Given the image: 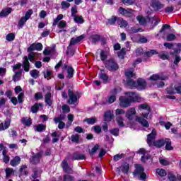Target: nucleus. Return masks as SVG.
Here are the masks:
<instances>
[{
  "label": "nucleus",
  "instance_id": "20",
  "mask_svg": "<svg viewBox=\"0 0 181 181\" xmlns=\"http://www.w3.org/2000/svg\"><path fill=\"white\" fill-rule=\"evenodd\" d=\"M40 158H42V152H39L36 155L33 156L32 158L30 159V162L33 165H36V163H39V162H40Z\"/></svg>",
  "mask_w": 181,
  "mask_h": 181
},
{
  "label": "nucleus",
  "instance_id": "25",
  "mask_svg": "<svg viewBox=\"0 0 181 181\" xmlns=\"http://www.w3.org/2000/svg\"><path fill=\"white\" fill-rule=\"evenodd\" d=\"M23 59H24V61L23 62V64L24 71L28 73L30 69V63L29 62L28 56H24Z\"/></svg>",
  "mask_w": 181,
  "mask_h": 181
},
{
  "label": "nucleus",
  "instance_id": "9",
  "mask_svg": "<svg viewBox=\"0 0 181 181\" xmlns=\"http://www.w3.org/2000/svg\"><path fill=\"white\" fill-rule=\"evenodd\" d=\"M136 89L142 91L146 89V81L142 78H139L136 82Z\"/></svg>",
  "mask_w": 181,
  "mask_h": 181
},
{
  "label": "nucleus",
  "instance_id": "34",
  "mask_svg": "<svg viewBox=\"0 0 181 181\" xmlns=\"http://www.w3.org/2000/svg\"><path fill=\"white\" fill-rule=\"evenodd\" d=\"M21 122L22 124L25 125V127H30V125H32V119L31 118L28 119V117H23L21 119Z\"/></svg>",
  "mask_w": 181,
  "mask_h": 181
},
{
  "label": "nucleus",
  "instance_id": "52",
  "mask_svg": "<svg viewBox=\"0 0 181 181\" xmlns=\"http://www.w3.org/2000/svg\"><path fill=\"white\" fill-rule=\"evenodd\" d=\"M125 54H127V51L125 50V48H122L120 52L117 53V56L120 59H124L125 57Z\"/></svg>",
  "mask_w": 181,
  "mask_h": 181
},
{
  "label": "nucleus",
  "instance_id": "24",
  "mask_svg": "<svg viewBox=\"0 0 181 181\" xmlns=\"http://www.w3.org/2000/svg\"><path fill=\"white\" fill-rule=\"evenodd\" d=\"M119 23V17H117L116 16H112L110 18L107 19L106 22V25H114L115 23Z\"/></svg>",
  "mask_w": 181,
  "mask_h": 181
},
{
  "label": "nucleus",
  "instance_id": "31",
  "mask_svg": "<svg viewBox=\"0 0 181 181\" xmlns=\"http://www.w3.org/2000/svg\"><path fill=\"white\" fill-rule=\"evenodd\" d=\"M66 78H73V76H74V69L73 68V66H69L66 70Z\"/></svg>",
  "mask_w": 181,
  "mask_h": 181
},
{
  "label": "nucleus",
  "instance_id": "23",
  "mask_svg": "<svg viewBox=\"0 0 181 181\" xmlns=\"http://www.w3.org/2000/svg\"><path fill=\"white\" fill-rule=\"evenodd\" d=\"M11 127V118L7 117L4 123L0 124V131H5V129H8Z\"/></svg>",
  "mask_w": 181,
  "mask_h": 181
},
{
  "label": "nucleus",
  "instance_id": "59",
  "mask_svg": "<svg viewBox=\"0 0 181 181\" xmlns=\"http://www.w3.org/2000/svg\"><path fill=\"white\" fill-rule=\"evenodd\" d=\"M153 54H158V52L156 49H151L150 51H147L145 52V55L148 57H151V56H153Z\"/></svg>",
  "mask_w": 181,
  "mask_h": 181
},
{
  "label": "nucleus",
  "instance_id": "32",
  "mask_svg": "<svg viewBox=\"0 0 181 181\" xmlns=\"http://www.w3.org/2000/svg\"><path fill=\"white\" fill-rule=\"evenodd\" d=\"M39 107H43L42 103H35L34 105L31 107V112L33 114H37V111H39Z\"/></svg>",
  "mask_w": 181,
  "mask_h": 181
},
{
  "label": "nucleus",
  "instance_id": "21",
  "mask_svg": "<svg viewBox=\"0 0 181 181\" xmlns=\"http://www.w3.org/2000/svg\"><path fill=\"white\" fill-rule=\"evenodd\" d=\"M101 73L99 74V78L100 80H103V84H108V79L110 78V76L104 73V69L100 70Z\"/></svg>",
  "mask_w": 181,
  "mask_h": 181
},
{
  "label": "nucleus",
  "instance_id": "10",
  "mask_svg": "<svg viewBox=\"0 0 181 181\" xmlns=\"http://www.w3.org/2000/svg\"><path fill=\"white\" fill-rule=\"evenodd\" d=\"M68 95L69 99L67 100L68 104H76L78 101V98L77 95L74 94V91L71 89L68 90Z\"/></svg>",
  "mask_w": 181,
  "mask_h": 181
},
{
  "label": "nucleus",
  "instance_id": "36",
  "mask_svg": "<svg viewBox=\"0 0 181 181\" xmlns=\"http://www.w3.org/2000/svg\"><path fill=\"white\" fill-rule=\"evenodd\" d=\"M165 91L166 93L169 95H173V94H176V92L175 91V86H173V84L166 88Z\"/></svg>",
  "mask_w": 181,
  "mask_h": 181
},
{
  "label": "nucleus",
  "instance_id": "15",
  "mask_svg": "<svg viewBox=\"0 0 181 181\" xmlns=\"http://www.w3.org/2000/svg\"><path fill=\"white\" fill-rule=\"evenodd\" d=\"M84 37H86V35H84V34L79 35L76 38L72 37L70 40L69 45L74 46V45H77V43H80V42H81V40H83V39H84Z\"/></svg>",
  "mask_w": 181,
  "mask_h": 181
},
{
  "label": "nucleus",
  "instance_id": "26",
  "mask_svg": "<svg viewBox=\"0 0 181 181\" xmlns=\"http://www.w3.org/2000/svg\"><path fill=\"white\" fill-rule=\"evenodd\" d=\"M101 40V35L98 34H94L90 36V40L93 45H97Z\"/></svg>",
  "mask_w": 181,
  "mask_h": 181
},
{
  "label": "nucleus",
  "instance_id": "45",
  "mask_svg": "<svg viewBox=\"0 0 181 181\" xmlns=\"http://www.w3.org/2000/svg\"><path fill=\"white\" fill-rule=\"evenodd\" d=\"M139 110H146V111H151V107L147 103H143L139 105Z\"/></svg>",
  "mask_w": 181,
  "mask_h": 181
},
{
  "label": "nucleus",
  "instance_id": "54",
  "mask_svg": "<svg viewBox=\"0 0 181 181\" xmlns=\"http://www.w3.org/2000/svg\"><path fill=\"white\" fill-rule=\"evenodd\" d=\"M117 23H118V25H121L120 28H127V26H128V22H127V21L124 20V18H119V22Z\"/></svg>",
  "mask_w": 181,
  "mask_h": 181
},
{
  "label": "nucleus",
  "instance_id": "40",
  "mask_svg": "<svg viewBox=\"0 0 181 181\" xmlns=\"http://www.w3.org/2000/svg\"><path fill=\"white\" fill-rule=\"evenodd\" d=\"M26 22H28V20H26V18H25V17H21V18L18 21V28L19 29H22L23 28V26H25V23H26Z\"/></svg>",
  "mask_w": 181,
  "mask_h": 181
},
{
  "label": "nucleus",
  "instance_id": "38",
  "mask_svg": "<svg viewBox=\"0 0 181 181\" xmlns=\"http://www.w3.org/2000/svg\"><path fill=\"white\" fill-rule=\"evenodd\" d=\"M2 155H3V160L5 163H9V156H8V151H6V149H4L2 151Z\"/></svg>",
  "mask_w": 181,
  "mask_h": 181
},
{
  "label": "nucleus",
  "instance_id": "5",
  "mask_svg": "<svg viewBox=\"0 0 181 181\" xmlns=\"http://www.w3.org/2000/svg\"><path fill=\"white\" fill-rule=\"evenodd\" d=\"M118 12L122 16H125V18H132L134 16V12H135V11L129 8H125L124 7H119L118 8Z\"/></svg>",
  "mask_w": 181,
  "mask_h": 181
},
{
  "label": "nucleus",
  "instance_id": "28",
  "mask_svg": "<svg viewBox=\"0 0 181 181\" xmlns=\"http://www.w3.org/2000/svg\"><path fill=\"white\" fill-rule=\"evenodd\" d=\"M11 12L12 8L8 7L4 8L0 12V18H5L6 16H8V15H9Z\"/></svg>",
  "mask_w": 181,
  "mask_h": 181
},
{
  "label": "nucleus",
  "instance_id": "29",
  "mask_svg": "<svg viewBox=\"0 0 181 181\" xmlns=\"http://www.w3.org/2000/svg\"><path fill=\"white\" fill-rule=\"evenodd\" d=\"M76 54V49L71 47V45H69L66 47V56H69L70 57L74 56Z\"/></svg>",
  "mask_w": 181,
  "mask_h": 181
},
{
  "label": "nucleus",
  "instance_id": "64",
  "mask_svg": "<svg viewBox=\"0 0 181 181\" xmlns=\"http://www.w3.org/2000/svg\"><path fill=\"white\" fill-rule=\"evenodd\" d=\"M175 94L181 95V85H175L174 86Z\"/></svg>",
  "mask_w": 181,
  "mask_h": 181
},
{
  "label": "nucleus",
  "instance_id": "1",
  "mask_svg": "<svg viewBox=\"0 0 181 181\" xmlns=\"http://www.w3.org/2000/svg\"><path fill=\"white\" fill-rule=\"evenodd\" d=\"M105 67L108 71H110V73H115V71L119 70V65H118V62H117L114 58H110L106 60L105 62Z\"/></svg>",
  "mask_w": 181,
  "mask_h": 181
},
{
  "label": "nucleus",
  "instance_id": "4",
  "mask_svg": "<svg viewBox=\"0 0 181 181\" xmlns=\"http://www.w3.org/2000/svg\"><path fill=\"white\" fill-rule=\"evenodd\" d=\"M151 6L154 12H160L161 13L164 12L163 8H165V4L158 0H153Z\"/></svg>",
  "mask_w": 181,
  "mask_h": 181
},
{
  "label": "nucleus",
  "instance_id": "43",
  "mask_svg": "<svg viewBox=\"0 0 181 181\" xmlns=\"http://www.w3.org/2000/svg\"><path fill=\"white\" fill-rule=\"evenodd\" d=\"M100 149V145L95 144L90 151H89V155L94 156L95 153Z\"/></svg>",
  "mask_w": 181,
  "mask_h": 181
},
{
  "label": "nucleus",
  "instance_id": "2",
  "mask_svg": "<svg viewBox=\"0 0 181 181\" xmlns=\"http://www.w3.org/2000/svg\"><path fill=\"white\" fill-rule=\"evenodd\" d=\"M146 141L148 146H155L158 148L165 146V144H166L165 139H160L156 140L155 136H148Z\"/></svg>",
  "mask_w": 181,
  "mask_h": 181
},
{
  "label": "nucleus",
  "instance_id": "37",
  "mask_svg": "<svg viewBox=\"0 0 181 181\" xmlns=\"http://www.w3.org/2000/svg\"><path fill=\"white\" fill-rule=\"evenodd\" d=\"M165 149L166 151H173V147L172 146V141H170V139H166L165 140Z\"/></svg>",
  "mask_w": 181,
  "mask_h": 181
},
{
  "label": "nucleus",
  "instance_id": "53",
  "mask_svg": "<svg viewBox=\"0 0 181 181\" xmlns=\"http://www.w3.org/2000/svg\"><path fill=\"white\" fill-rule=\"evenodd\" d=\"M6 39L8 42H13L15 40V34L13 33H8L6 36Z\"/></svg>",
  "mask_w": 181,
  "mask_h": 181
},
{
  "label": "nucleus",
  "instance_id": "17",
  "mask_svg": "<svg viewBox=\"0 0 181 181\" xmlns=\"http://www.w3.org/2000/svg\"><path fill=\"white\" fill-rule=\"evenodd\" d=\"M135 114H136V110H135L134 107H132L126 112V117L129 121H132Z\"/></svg>",
  "mask_w": 181,
  "mask_h": 181
},
{
  "label": "nucleus",
  "instance_id": "30",
  "mask_svg": "<svg viewBox=\"0 0 181 181\" xmlns=\"http://www.w3.org/2000/svg\"><path fill=\"white\" fill-rule=\"evenodd\" d=\"M19 163H21V157L16 156L13 158V159H12L11 161H10V165L11 166H18V165H19Z\"/></svg>",
  "mask_w": 181,
  "mask_h": 181
},
{
  "label": "nucleus",
  "instance_id": "11",
  "mask_svg": "<svg viewBox=\"0 0 181 181\" xmlns=\"http://www.w3.org/2000/svg\"><path fill=\"white\" fill-rule=\"evenodd\" d=\"M43 49V45L40 42L33 43L30 45V47L27 49V52L30 53V52H33L37 50V52H40Z\"/></svg>",
  "mask_w": 181,
  "mask_h": 181
},
{
  "label": "nucleus",
  "instance_id": "8",
  "mask_svg": "<svg viewBox=\"0 0 181 181\" xmlns=\"http://www.w3.org/2000/svg\"><path fill=\"white\" fill-rule=\"evenodd\" d=\"M150 81H158L159 80H169V76L164 75L163 74H154L149 77Z\"/></svg>",
  "mask_w": 181,
  "mask_h": 181
},
{
  "label": "nucleus",
  "instance_id": "12",
  "mask_svg": "<svg viewBox=\"0 0 181 181\" xmlns=\"http://www.w3.org/2000/svg\"><path fill=\"white\" fill-rule=\"evenodd\" d=\"M124 94L132 103H136L139 100V96L136 92H126Z\"/></svg>",
  "mask_w": 181,
  "mask_h": 181
},
{
  "label": "nucleus",
  "instance_id": "57",
  "mask_svg": "<svg viewBox=\"0 0 181 181\" xmlns=\"http://www.w3.org/2000/svg\"><path fill=\"white\" fill-rule=\"evenodd\" d=\"M65 118H66V116L62 114L59 115V117H54V121L56 122V124H57V122H62L63 120H64Z\"/></svg>",
  "mask_w": 181,
  "mask_h": 181
},
{
  "label": "nucleus",
  "instance_id": "27",
  "mask_svg": "<svg viewBox=\"0 0 181 181\" xmlns=\"http://www.w3.org/2000/svg\"><path fill=\"white\" fill-rule=\"evenodd\" d=\"M45 102L49 107H52L53 105V100H52V93L47 92L45 94Z\"/></svg>",
  "mask_w": 181,
  "mask_h": 181
},
{
  "label": "nucleus",
  "instance_id": "13",
  "mask_svg": "<svg viewBox=\"0 0 181 181\" xmlns=\"http://www.w3.org/2000/svg\"><path fill=\"white\" fill-rule=\"evenodd\" d=\"M71 160H83L86 159V156L83 153H81L78 151H76L72 154V156H70Z\"/></svg>",
  "mask_w": 181,
  "mask_h": 181
},
{
  "label": "nucleus",
  "instance_id": "7",
  "mask_svg": "<svg viewBox=\"0 0 181 181\" xmlns=\"http://www.w3.org/2000/svg\"><path fill=\"white\" fill-rule=\"evenodd\" d=\"M119 101V105L121 108H128V107H131V104L132 103V102L125 96H120Z\"/></svg>",
  "mask_w": 181,
  "mask_h": 181
},
{
  "label": "nucleus",
  "instance_id": "35",
  "mask_svg": "<svg viewBox=\"0 0 181 181\" xmlns=\"http://www.w3.org/2000/svg\"><path fill=\"white\" fill-rule=\"evenodd\" d=\"M74 21L75 23H79V25H83L84 23V18L82 16H76L74 17Z\"/></svg>",
  "mask_w": 181,
  "mask_h": 181
},
{
  "label": "nucleus",
  "instance_id": "3",
  "mask_svg": "<svg viewBox=\"0 0 181 181\" xmlns=\"http://www.w3.org/2000/svg\"><path fill=\"white\" fill-rule=\"evenodd\" d=\"M135 170L133 173L134 176L140 177L141 180H145L146 179V174L144 172V167L140 164L135 165Z\"/></svg>",
  "mask_w": 181,
  "mask_h": 181
},
{
  "label": "nucleus",
  "instance_id": "56",
  "mask_svg": "<svg viewBox=\"0 0 181 181\" xmlns=\"http://www.w3.org/2000/svg\"><path fill=\"white\" fill-rule=\"evenodd\" d=\"M121 1L126 6H129V5H134L135 4V0H122Z\"/></svg>",
  "mask_w": 181,
  "mask_h": 181
},
{
  "label": "nucleus",
  "instance_id": "61",
  "mask_svg": "<svg viewBox=\"0 0 181 181\" xmlns=\"http://www.w3.org/2000/svg\"><path fill=\"white\" fill-rule=\"evenodd\" d=\"M13 175V169L6 168V177H11V175Z\"/></svg>",
  "mask_w": 181,
  "mask_h": 181
},
{
  "label": "nucleus",
  "instance_id": "47",
  "mask_svg": "<svg viewBox=\"0 0 181 181\" xmlns=\"http://www.w3.org/2000/svg\"><path fill=\"white\" fill-rule=\"evenodd\" d=\"M33 14V10L29 9L25 12V16H23L25 19L27 21H29L30 19V16Z\"/></svg>",
  "mask_w": 181,
  "mask_h": 181
},
{
  "label": "nucleus",
  "instance_id": "22",
  "mask_svg": "<svg viewBox=\"0 0 181 181\" xmlns=\"http://www.w3.org/2000/svg\"><path fill=\"white\" fill-rule=\"evenodd\" d=\"M136 122H139V124H141V127H144V128H149V122L148 120L144 119V117H137L136 118Z\"/></svg>",
  "mask_w": 181,
  "mask_h": 181
},
{
  "label": "nucleus",
  "instance_id": "60",
  "mask_svg": "<svg viewBox=\"0 0 181 181\" xmlns=\"http://www.w3.org/2000/svg\"><path fill=\"white\" fill-rule=\"evenodd\" d=\"M35 56H36V52H30L28 54V60H30V62H31V63H33V62H35Z\"/></svg>",
  "mask_w": 181,
  "mask_h": 181
},
{
  "label": "nucleus",
  "instance_id": "14",
  "mask_svg": "<svg viewBox=\"0 0 181 181\" xmlns=\"http://www.w3.org/2000/svg\"><path fill=\"white\" fill-rule=\"evenodd\" d=\"M59 30H57V33H62V32H66L65 28H67V22L64 20L60 21L57 25Z\"/></svg>",
  "mask_w": 181,
  "mask_h": 181
},
{
  "label": "nucleus",
  "instance_id": "55",
  "mask_svg": "<svg viewBox=\"0 0 181 181\" xmlns=\"http://www.w3.org/2000/svg\"><path fill=\"white\" fill-rule=\"evenodd\" d=\"M46 129V125L43 124H40L36 126V131L37 132H42V131H45Z\"/></svg>",
  "mask_w": 181,
  "mask_h": 181
},
{
  "label": "nucleus",
  "instance_id": "50",
  "mask_svg": "<svg viewBox=\"0 0 181 181\" xmlns=\"http://www.w3.org/2000/svg\"><path fill=\"white\" fill-rule=\"evenodd\" d=\"M116 122H117L119 127H125V124H124V118H122V117H117L116 118Z\"/></svg>",
  "mask_w": 181,
  "mask_h": 181
},
{
  "label": "nucleus",
  "instance_id": "42",
  "mask_svg": "<svg viewBox=\"0 0 181 181\" xmlns=\"http://www.w3.org/2000/svg\"><path fill=\"white\" fill-rule=\"evenodd\" d=\"M100 57L102 62H105V60L108 59V55H107V52H105V50L104 49H102L100 51Z\"/></svg>",
  "mask_w": 181,
  "mask_h": 181
},
{
  "label": "nucleus",
  "instance_id": "49",
  "mask_svg": "<svg viewBox=\"0 0 181 181\" xmlns=\"http://www.w3.org/2000/svg\"><path fill=\"white\" fill-rule=\"evenodd\" d=\"M173 11H175V7L167 6L163 9V12L162 13H172Z\"/></svg>",
  "mask_w": 181,
  "mask_h": 181
},
{
  "label": "nucleus",
  "instance_id": "44",
  "mask_svg": "<svg viewBox=\"0 0 181 181\" xmlns=\"http://www.w3.org/2000/svg\"><path fill=\"white\" fill-rule=\"evenodd\" d=\"M166 29H170V25L168 24L163 25L161 29L160 30L158 33L156 35V37H158V36H159V35H160V33H163V32H165V30H166Z\"/></svg>",
  "mask_w": 181,
  "mask_h": 181
},
{
  "label": "nucleus",
  "instance_id": "46",
  "mask_svg": "<svg viewBox=\"0 0 181 181\" xmlns=\"http://www.w3.org/2000/svg\"><path fill=\"white\" fill-rule=\"evenodd\" d=\"M176 39V35L173 33H169L166 36L167 42H173Z\"/></svg>",
  "mask_w": 181,
  "mask_h": 181
},
{
  "label": "nucleus",
  "instance_id": "16",
  "mask_svg": "<svg viewBox=\"0 0 181 181\" xmlns=\"http://www.w3.org/2000/svg\"><path fill=\"white\" fill-rule=\"evenodd\" d=\"M126 86L129 88H131V90H135V89H136V81H134V79H132V78H127Z\"/></svg>",
  "mask_w": 181,
  "mask_h": 181
},
{
  "label": "nucleus",
  "instance_id": "62",
  "mask_svg": "<svg viewBox=\"0 0 181 181\" xmlns=\"http://www.w3.org/2000/svg\"><path fill=\"white\" fill-rule=\"evenodd\" d=\"M136 19L141 25H145V23H146V19H145L143 16H138Z\"/></svg>",
  "mask_w": 181,
  "mask_h": 181
},
{
  "label": "nucleus",
  "instance_id": "19",
  "mask_svg": "<svg viewBox=\"0 0 181 181\" xmlns=\"http://www.w3.org/2000/svg\"><path fill=\"white\" fill-rule=\"evenodd\" d=\"M137 153H140L141 155H143L141 158V162H146V160H148V159H151V156L146 155V151H145L144 148H140L137 151Z\"/></svg>",
  "mask_w": 181,
  "mask_h": 181
},
{
  "label": "nucleus",
  "instance_id": "39",
  "mask_svg": "<svg viewBox=\"0 0 181 181\" xmlns=\"http://www.w3.org/2000/svg\"><path fill=\"white\" fill-rule=\"evenodd\" d=\"M30 74L33 78H39L40 74H39V71L37 69H33L30 71Z\"/></svg>",
  "mask_w": 181,
  "mask_h": 181
},
{
  "label": "nucleus",
  "instance_id": "6",
  "mask_svg": "<svg viewBox=\"0 0 181 181\" xmlns=\"http://www.w3.org/2000/svg\"><path fill=\"white\" fill-rule=\"evenodd\" d=\"M70 154H68L62 163V168L64 169L65 173H69L73 175V169L69 166V163H67V160H70Z\"/></svg>",
  "mask_w": 181,
  "mask_h": 181
},
{
  "label": "nucleus",
  "instance_id": "51",
  "mask_svg": "<svg viewBox=\"0 0 181 181\" xmlns=\"http://www.w3.org/2000/svg\"><path fill=\"white\" fill-rule=\"evenodd\" d=\"M62 181H74V176L66 174L63 176Z\"/></svg>",
  "mask_w": 181,
  "mask_h": 181
},
{
  "label": "nucleus",
  "instance_id": "58",
  "mask_svg": "<svg viewBox=\"0 0 181 181\" xmlns=\"http://www.w3.org/2000/svg\"><path fill=\"white\" fill-rule=\"evenodd\" d=\"M44 78H47V80H52V71L49 69H47L46 72H43Z\"/></svg>",
  "mask_w": 181,
  "mask_h": 181
},
{
  "label": "nucleus",
  "instance_id": "63",
  "mask_svg": "<svg viewBox=\"0 0 181 181\" xmlns=\"http://www.w3.org/2000/svg\"><path fill=\"white\" fill-rule=\"evenodd\" d=\"M177 177H176V175L175 174H173V173L172 172H170L168 173V180L170 181H176L177 180Z\"/></svg>",
  "mask_w": 181,
  "mask_h": 181
},
{
  "label": "nucleus",
  "instance_id": "33",
  "mask_svg": "<svg viewBox=\"0 0 181 181\" xmlns=\"http://www.w3.org/2000/svg\"><path fill=\"white\" fill-rule=\"evenodd\" d=\"M120 170L123 172L125 175L128 173V171L129 170V164L128 163H124L122 165L119 167Z\"/></svg>",
  "mask_w": 181,
  "mask_h": 181
},
{
  "label": "nucleus",
  "instance_id": "48",
  "mask_svg": "<svg viewBox=\"0 0 181 181\" xmlns=\"http://www.w3.org/2000/svg\"><path fill=\"white\" fill-rule=\"evenodd\" d=\"M156 173H157V175H158L159 176H160L161 177H163L165 176H166V170H163V169H159L158 168L156 170Z\"/></svg>",
  "mask_w": 181,
  "mask_h": 181
},
{
  "label": "nucleus",
  "instance_id": "41",
  "mask_svg": "<svg viewBox=\"0 0 181 181\" xmlns=\"http://www.w3.org/2000/svg\"><path fill=\"white\" fill-rule=\"evenodd\" d=\"M85 122H87L89 125H94L95 122H97V118L95 117H90V118H86L84 119Z\"/></svg>",
  "mask_w": 181,
  "mask_h": 181
},
{
  "label": "nucleus",
  "instance_id": "18",
  "mask_svg": "<svg viewBox=\"0 0 181 181\" xmlns=\"http://www.w3.org/2000/svg\"><path fill=\"white\" fill-rule=\"evenodd\" d=\"M112 119H114V113L111 112V110L105 112L104 121H105V122H110Z\"/></svg>",
  "mask_w": 181,
  "mask_h": 181
}]
</instances>
